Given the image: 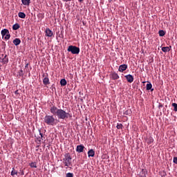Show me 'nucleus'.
I'll use <instances>...</instances> for the list:
<instances>
[{
  "label": "nucleus",
  "mask_w": 177,
  "mask_h": 177,
  "mask_svg": "<svg viewBox=\"0 0 177 177\" xmlns=\"http://www.w3.org/2000/svg\"><path fill=\"white\" fill-rule=\"evenodd\" d=\"M50 112L53 115H57L59 120H67L68 118H71L73 115L68 112H66V111L57 108L55 105H51L50 106Z\"/></svg>",
  "instance_id": "1"
},
{
  "label": "nucleus",
  "mask_w": 177,
  "mask_h": 177,
  "mask_svg": "<svg viewBox=\"0 0 177 177\" xmlns=\"http://www.w3.org/2000/svg\"><path fill=\"white\" fill-rule=\"evenodd\" d=\"M44 122L47 125H51L53 127V125H56V119H55V116L53 115H46L44 117Z\"/></svg>",
  "instance_id": "2"
},
{
  "label": "nucleus",
  "mask_w": 177,
  "mask_h": 177,
  "mask_svg": "<svg viewBox=\"0 0 177 177\" xmlns=\"http://www.w3.org/2000/svg\"><path fill=\"white\" fill-rule=\"evenodd\" d=\"M71 160H73V158H71L70 153H66L65 158L63 159V163L65 164V167H70L71 165Z\"/></svg>",
  "instance_id": "3"
},
{
  "label": "nucleus",
  "mask_w": 177,
  "mask_h": 177,
  "mask_svg": "<svg viewBox=\"0 0 177 177\" xmlns=\"http://www.w3.org/2000/svg\"><path fill=\"white\" fill-rule=\"evenodd\" d=\"M67 50L71 52L72 55H78L80 53V48L75 46H69Z\"/></svg>",
  "instance_id": "4"
},
{
  "label": "nucleus",
  "mask_w": 177,
  "mask_h": 177,
  "mask_svg": "<svg viewBox=\"0 0 177 177\" xmlns=\"http://www.w3.org/2000/svg\"><path fill=\"white\" fill-rule=\"evenodd\" d=\"M43 84L44 85H49V84H50V82H49V77H48V73H46V75L43 74Z\"/></svg>",
  "instance_id": "5"
},
{
  "label": "nucleus",
  "mask_w": 177,
  "mask_h": 177,
  "mask_svg": "<svg viewBox=\"0 0 177 177\" xmlns=\"http://www.w3.org/2000/svg\"><path fill=\"white\" fill-rule=\"evenodd\" d=\"M127 68H128L127 64H122L119 66L118 71H120V73H124Z\"/></svg>",
  "instance_id": "6"
},
{
  "label": "nucleus",
  "mask_w": 177,
  "mask_h": 177,
  "mask_svg": "<svg viewBox=\"0 0 177 177\" xmlns=\"http://www.w3.org/2000/svg\"><path fill=\"white\" fill-rule=\"evenodd\" d=\"M84 149H85V147L83 145H77L76 147V151L77 153H84Z\"/></svg>",
  "instance_id": "7"
},
{
  "label": "nucleus",
  "mask_w": 177,
  "mask_h": 177,
  "mask_svg": "<svg viewBox=\"0 0 177 177\" xmlns=\"http://www.w3.org/2000/svg\"><path fill=\"white\" fill-rule=\"evenodd\" d=\"M124 77L127 82H129V84H132V82H133V76H132V75H127Z\"/></svg>",
  "instance_id": "8"
},
{
  "label": "nucleus",
  "mask_w": 177,
  "mask_h": 177,
  "mask_svg": "<svg viewBox=\"0 0 177 177\" xmlns=\"http://www.w3.org/2000/svg\"><path fill=\"white\" fill-rule=\"evenodd\" d=\"M46 37H52L53 35V32H52L49 28H46Z\"/></svg>",
  "instance_id": "9"
},
{
  "label": "nucleus",
  "mask_w": 177,
  "mask_h": 177,
  "mask_svg": "<svg viewBox=\"0 0 177 177\" xmlns=\"http://www.w3.org/2000/svg\"><path fill=\"white\" fill-rule=\"evenodd\" d=\"M111 78H112V80H118L120 78V76L117 73L112 72L111 74Z\"/></svg>",
  "instance_id": "10"
},
{
  "label": "nucleus",
  "mask_w": 177,
  "mask_h": 177,
  "mask_svg": "<svg viewBox=\"0 0 177 177\" xmlns=\"http://www.w3.org/2000/svg\"><path fill=\"white\" fill-rule=\"evenodd\" d=\"M3 64H8L9 63V58L8 57V55H5L3 58L1 60Z\"/></svg>",
  "instance_id": "11"
},
{
  "label": "nucleus",
  "mask_w": 177,
  "mask_h": 177,
  "mask_svg": "<svg viewBox=\"0 0 177 177\" xmlns=\"http://www.w3.org/2000/svg\"><path fill=\"white\" fill-rule=\"evenodd\" d=\"M13 44L15 45V46H17L21 44V40L19 38H16L15 39L13 40Z\"/></svg>",
  "instance_id": "12"
},
{
  "label": "nucleus",
  "mask_w": 177,
  "mask_h": 177,
  "mask_svg": "<svg viewBox=\"0 0 177 177\" xmlns=\"http://www.w3.org/2000/svg\"><path fill=\"white\" fill-rule=\"evenodd\" d=\"M147 175V170L142 169V171L140 172V176L146 177Z\"/></svg>",
  "instance_id": "13"
},
{
  "label": "nucleus",
  "mask_w": 177,
  "mask_h": 177,
  "mask_svg": "<svg viewBox=\"0 0 177 177\" xmlns=\"http://www.w3.org/2000/svg\"><path fill=\"white\" fill-rule=\"evenodd\" d=\"M171 48H172V46H166V47H162V51L165 52L166 53V52H169V50H171Z\"/></svg>",
  "instance_id": "14"
},
{
  "label": "nucleus",
  "mask_w": 177,
  "mask_h": 177,
  "mask_svg": "<svg viewBox=\"0 0 177 177\" xmlns=\"http://www.w3.org/2000/svg\"><path fill=\"white\" fill-rule=\"evenodd\" d=\"M21 2L25 6H29L30 3H31V0H21Z\"/></svg>",
  "instance_id": "15"
},
{
  "label": "nucleus",
  "mask_w": 177,
  "mask_h": 177,
  "mask_svg": "<svg viewBox=\"0 0 177 177\" xmlns=\"http://www.w3.org/2000/svg\"><path fill=\"white\" fill-rule=\"evenodd\" d=\"M88 157H95V151L93 149H90L88 151Z\"/></svg>",
  "instance_id": "16"
},
{
  "label": "nucleus",
  "mask_w": 177,
  "mask_h": 177,
  "mask_svg": "<svg viewBox=\"0 0 177 177\" xmlns=\"http://www.w3.org/2000/svg\"><path fill=\"white\" fill-rule=\"evenodd\" d=\"M153 88V85L151 84V83H148L147 84V91H151V92H153V91H154V88Z\"/></svg>",
  "instance_id": "17"
},
{
  "label": "nucleus",
  "mask_w": 177,
  "mask_h": 177,
  "mask_svg": "<svg viewBox=\"0 0 177 177\" xmlns=\"http://www.w3.org/2000/svg\"><path fill=\"white\" fill-rule=\"evenodd\" d=\"M7 34H9V30L8 29H3L1 30V35L2 37H5Z\"/></svg>",
  "instance_id": "18"
},
{
  "label": "nucleus",
  "mask_w": 177,
  "mask_h": 177,
  "mask_svg": "<svg viewBox=\"0 0 177 177\" xmlns=\"http://www.w3.org/2000/svg\"><path fill=\"white\" fill-rule=\"evenodd\" d=\"M60 84L62 86H66L67 85V81L66 79H62L60 81Z\"/></svg>",
  "instance_id": "19"
},
{
  "label": "nucleus",
  "mask_w": 177,
  "mask_h": 177,
  "mask_svg": "<svg viewBox=\"0 0 177 177\" xmlns=\"http://www.w3.org/2000/svg\"><path fill=\"white\" fill-rule=\"evenodd\" d=\"M18 16L20 17V19H26V13L24 12H19L18 13Z\"/></svg>",
  "instance_id": "20"
},
{
  "label": "nucleus",
  "mask_w": 177,
  "mask_h": 177,
  "mask_svg": "<svg viewBox=\"0 0 177 177\" xmlns=\"http://www.w3.org/2000/svg\"><path fill=\"white\" fill-rule=\"evenodd\" d=\"M20 28V25L19 24H15L12 26V30L16 31V30H19Z\"/></svg>",
  "instance_id": "21"
},
{
  "label": "nucleus",
  "mask_w": 177,
  "mask_h": 177,
  "mask_svg": "<svg viewBox=\"0 0 177 177\" xmlns=\"http://www.w3.org/2000/svg\"><path fill=\"white\" fill-rule=\"evenodd\" d=\"M158 34L160 37H164V35H165V31L160 30H159Z\"/></svg>",
  "instance_id": "22"
},
{
  "label": "nucleus",
  "mask_w": 177,
  "mask_h": 177,
  "mask_svg": "<svg viewBox=\"0 0 177 177\" xmlns=\"http://www.w3.org/2000/svg\"><path fill=\"white\" fill-rule=\"evenodd\" d=\"M15 175H17V171H15V167H13L12 171H11V176H15Z\"/></svg>",
  "instance_id": "23"
},
{
  "label": "nucleus",
  "mask_w": 177,
  "mask_h": 177,
  "mask_svg": "<svg viewBox=\"0 0 177 177\" xmlns=\"http://www.w3.org/2000/svg\"><path fill=\"white\" fill-rule=\"evenodd\" d=\"M124 126L122 125V124H121V123H118V124H117V126H116V128L118 129H122V127H123Z\"/></svg>",
  "instance_id": "24"
},
{
  "label": "nucleus",
  "mask_w": 177,
  "mask_h": 177,
  "mask_svg": "<svg viewBox=\"0 0 177 177\" xmlns=\"http://www.w3.org/2000/svg\"><path fill=\"white\" fill-rule=\"evenodd\" d=\"M131 113H132V111H131V109H128L124 112V114H125L126 115H129Z\"/></svg>",
  "instance_id": "25"
},
{
  "label": "nucleus",
  "mask_w": 177,
  "mask_h": 177,
  "mask_svg": "<svg viewBox=\"0 0 177 177\" xmlns=\"http://www.w3.org/2000/svg\"><path fill=\"white\" fill-rule=\"evenodd\" d=\"M30 167L31 168H37V163H35V162H31V163L30 164Z\"/></svg>",
  "instance_id": "26"
},
{
  "label": "nucleus",
  "mask_w": 177,
  "mask_h": 177,
  "mask_svg": "<svg viewBox=\"0 0 177 177\" xmlns=\"http://www.w3.org/2000/svg\"><path fill=\"white\" fill-rule=\"evenodd\" d=\"M39 133L40 135V137H39L38 139H41V140H44V134L41 133V131H39Z\"/></svg>",
  "instance_id": "27"
},
{
  "label": "nucleus",
  "mask_w": 177,
  "mask_h": 177,
  "mask_svg": "<svg viewBox=\"0 0 177 177\" xmlns=\"http://www.w3.org/2000/svg\"><path fill=\"white\" fill-rule=\"evenodd\" d=\"M172 106L174 108V111H177V104L176 103H173Z\"/></svg>",
  "instance_id": "28"
},
{
  "label": "nucleus",
  "mask_w": 177,
  "mask_h": 177,
  "mask_svg": "<svg viewBox=\"0 0 177 177\" xmlns=\"http://www.w3.org/2000/svg\"><path fill=\"white\" fill-rule=\"evenodd\" d=\"M4 39H10V34L7 33V34L5 35Z\"/></svg>",
  "instance_id": "29"
},
{
  "label": "nucleus",
  "mask_w": 177,
  "mask_h": 177,
  "mask_svg": "<svg viewBox=\"0 0 177 177\" xmlns=\"http://www.w3.org/2000/svg\"><path fill=\"white\" fill-rule=\"evenodd\" d=\"M153 142H154V140L153 138H149L148 145L153 143Z\"/></svg>",
  "instance_id": "30"
},
{
  "label": "nucleus",
  "mask_w": 177,
  "mask_h": 177,
  "mask_svg": "<svg viewBox=\"0 0 177 177\" xmlns=\"http://www.w3.org/2000/svg\"><path fill=\"white\" fill-rule=\"evenodd\" d=\"M66 177H74V174L73 173H67Z\"/></svg>",
  "instance_id": "31"
},
{
  "label": "nucleus",
  "mask_w": 177,
  "mask_h": 177,
  "mask_svg": "<svg viewBox=\"0 0 177 177\" xmlns=\"http://www.w3.org/2000/svg\"><path fill=\"white\" fill-rule=\"evenodd\" d=\"M173 162H174V164H177V157L174 158Z\"/></svg>",
  "instance_id": "32"
},
{
  "label": "nucleus",
  "mask_w": 177,
  "mask_h": 177,
  "mask_svg": "<svg viewBox=\"0 0 177 177\" xmlns=\"http://www.w3.org/2000/svg\"><path fill=\"white\" fill-rule=\"evenodd\" d=\"M19 75H23V70H20L19 71Z\"/></svg>",
  "instance_id": "33"
},
{
  "label": "nucleus",
  "mask_w": 177,
  "mask_h": 177,
  "mask_svg": "<svg viewBox=\"0 0 177 177\" xmlns=\"http://www.w3.org/2000/svg\"><path fill=\"white\" fill-rule=\"evenodd\" d=\"M25 68H28V64H26Z\"/></svg>",
  "instance_id": "34"
},
{
  "label": "nucleus",
  "mask_w": 177,
  "mask_h": 177,
  "mask_svg": "<svg viewBox=\"0 0 177 177\" xmlns=\"http://www.w3.org/2000/svg\"><path fill=\"white\" fill-rule=\"evenodd\" d=\"M79 2H84V0H79Z\"/></svg>",
  "instance_id": "35"
},
{
  "label": "nucleus",
  "mask_w": 177,
  "mask_h": 177,
  "mask_svg": "<svg viewBox=\"0 0 177 177\" xmlns=\"http://www.w3.org/2000/svg\"><path fill=\"white\" fill-rule=\"evenodd\" d=\"M160 107H162V105H160Z\"/></svg>",
  "instance_id": "36"
}]
</instances>
